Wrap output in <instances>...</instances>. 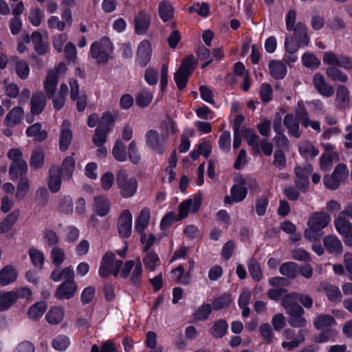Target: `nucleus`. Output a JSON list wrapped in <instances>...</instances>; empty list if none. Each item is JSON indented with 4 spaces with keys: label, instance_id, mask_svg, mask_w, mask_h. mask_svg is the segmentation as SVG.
Returning <instances> with one entry per match:
<instances>
[{
    "label": "nucleus",
    "instance_id": "obj_64",
    "mask_svg": "<svg viewBox=\"0 0 352 352\" xmlns=\"http://www.w3.org/2000/svg\"><path fill=\"white\" fill-rule=\"evenodd\" d=\"M302 61L305 66L315 69L320 65V60L313 54H305L302 57Z\"/></svg>",
    "mask_w": 352,
    "mask_h": 352
},
{
    "label": "nucleus",
    "instance_id": "obj_20",
    "mask_svg": "<svg viewBox=\"0 0 352 352\" xmlns=\"http://www.w3.org/2000/svg\"><path fill=\"white\" fill-rule=\"evenodd\" d=\"M283 123L289 135L296 138H299L301 136L298 121L294 114H287L283 119Z\"/></svg>",
    "mask_w": 352,
    "mask_h": 352
},
{
    "label": "nucleus",
    "instance_id": "obj_32",
    "mask_svg": "<svg viewBox=\"0 0 352 352\" xmlns=\"http://www.w3.org/2000/svg\"><path fill=\"white\" fill-rule=\"evenodd\" d=\"M32 41L34 45V50L38 55H44L48 50V45L43 39L41 34L34 31L31 35Z\"/></svg>",
    "mask_w": 352,
    "mask_h": 352
},
{
    "label": "nucleus",
    "instance_id": "obj_44",
    "mask_svg": "<svg viewBox=\"0 0 352 352\" xmlns=\"http://www.w3.org/2000/svg\"><path fill=\"white\" fill-rule=\"evenodd\" d=\"M113 157L119 162H125L127 158L125 144L120 140H116L112 149Z\"/></svg>",
    "mask_w": 352,
    "mask_h": 352
},
{
    "label": "nucleus",
    "instance_id": "obj_33",
    "mask_svg": "<svg viewBox=\"0 0 352 352\" xmlns=\"http://www.w3.org/2000/svg\"><path fill=\"white\" fill-rule=\"evenodd\" d=\"M58 82V73L55 71H50L48 72L45 81V89L49 98L54 95L56 87Z\"/></svg>",
    "mask_w": 352,
    "mask_h": 352
},
{
    "label": "nucleus",
    "instance_id": "obj_39",
    "mask_svg": "<svg viewBox=\"0 0 352 352\" xmlns=\"http://www.w3.org/2000/svg\"><path fill=\"white\" fill-rule=\"evenodd\" d=\"M245 138L248 144L252 147L255 153L260 154V142L261 139L256 134L254 130L248 129L245 131Z\"/></svg>",
    "mask_w": 352,
    "mask_h": 352
},
{
    "label": "nucleus",
    "instance_id": "obj_19",
    "mask_svg": "<svg viewBox=\"0 0 352 352\" xmlns=\"http://www.w3.org/2000/svg\"><path fill=\"white\" fill-rule=\"evenodd\" d=\"M60 169L58 166H52L49 170L48 187L51 192L55 193L59 191L61 186Z\"/></svg>",
    "mask_w": 352,
    "mask_h": 352
},
{
    "label": "nucleus",
    "instance_id": "obj_17",
    "mask_svg": "<svg viewBox=\"0 0 352 352\" xmlns=\"http://www.w3.org/2000/svg\"><path fill=\"white\" fill-rule=\"evenodd\" d=\"M47 103V99L42 91H37L32 94L31 98V113L33 116H37L42 113Z\"/></svg>",
    "mask_w": 352,
    "mask_h": 352
},
{
    "label": "nucleus",
    "instance_id": "obj_1",
    "mask_svg": "<svg viewBox=\"0 0 352 352\" xmlns=\"http://www.w3.org/2000/svg\"><path fill=\"white\" fill-rule=\"evenodd\" d=\"M331 221L330 216L326 212H315L309 218L307 226L304 236L309 241L318 240L321 234L320 232L326 228Z\"/></svg>",
    "mask_w": 352,
    "mask_h": 352
},
{
    "label": "nucleus",
    "instance_id": "obj_9",
    "mask_svg": "<svg viewBox=\"0 0 352 352\" xmlns=\"http://www.w3.org/2000/svg\"><path fill=\"white\" fill-rule=\"evenodd\" d=\"M118 230L123 238H128L131 234L132 214L128 210H124L118 219Z\"/></svg>",
    "mask_w": 352,
    "mask_h": 352
},
{
    "label": "nucleus",
    "instance_id": "obj_29",
    "mask_svg": "<svg viewBox=\"0 0 352 352\" xmlns=\"http://www.w3.org/2000/svg\"><path fill=\"white\" fill-rule=\"evenodd\" d=\"M41 128V123H35L28 127L25 131L26 135L28 137L33 138L36 142H43L47 138V132L45 130H42Z\"/></svg>",
    "mask_w": 352,
    "mask_h": 352
},
{
    "label": "nucleus",
    "instance_id": "obj_35",
    "mask_svg": "<svg viewBox=\"0 0 352 352\" xmlns=\"http://www.w3.org/2000/svg\"><path fill=\"white\" fill-rule=\"evenodd\" d=\"M298 150L300 155L306 159L314 158L319 154V151L309 141L301 142Z\"/></svg>",
    "mask_w": 352,
    "mask_h": 352
},
{
    "label": "nucleus",
    "instance_id": "obj_53",
    "mask_svg": "<svg viewBox=\"0 0 352 352\" xmlns=\"http://www.w3.org/2000/svg\"><path fill=\"white\" fill-rule=\"evenodd\" d=\"M52 344L54 349L63 351L69 346L70 341L67 336L59 335L53 339Z\"/></svg>",
    "mask_w": 352,
    "mask_h": 352
},
{
    "label": "nucleus",
    "instance_id": "obj_47",
    "mask_svg": "<svg viewBox=\"0 0 352 352\" xmlns=\"http://www.w3.org/2000/svg\"><path fill=\"white\" fill-rule=\"evenodd\" d=\"M158 12L160 16L164 21H167L173 17V8L171 5L166 1L160 3Z\"/></svg>",
    "mask_w": 352,
    "mask_h": 352
},
{
    "label": "nucleus",
    "instance_id": "obj_59",
    "mask_svg": "<svg viewBox=\"0 0 352 352\" xmlns=\"http://www.w3.org/2000/svg\"><path fill=\"white\" fill-rule=\"evenodd\" d=\"M153 99V95L151 92L144 90L138 94L135 98L136 104L140 107L148 106Z\"/></svg>",
    "mask_w": 352,
    "mask_h": 352
},
{
    "label": "nucleus",
    "instance_id": "obj_26",
    "mask_svg": "<svg viewBox=\"0 0 352 352\" xmlns=\"http://www.w3.org/2000/svg\"><path fill=\"white\" fill-rule=\"evenodd\" d=\"M298 292H290L281 298V305L285 313L295 310L302 306L298 303Z\"/></svg>",
    "mask_w": 352,
    "mask_h": 352
},
{
    "label": "nucleus",
    "instance_id": "obj_18",
    "mask_svg": "<svg viewBox=\"0 0 352 352\" xmlns=\"http://www.w3.org/2000/svg\"><path fill=\"white\" fill-rule=\"evenodd\" d=\"M313 82L315 88L321 95L326 97L333 96L334 89L325 81L322 75L319 73L316 74L314 76Z\"/></svg>",
    "mask_w": 352,
    "mask_h": 352
},
{
    "label": "nucleus",
    "instance_id": "obj_45",
    "mask_svg": "<svg viewBox=\"0 0 352 352\" xmlns=\"http://www.w3.org/2000/svg\"><path fill=\"white\" fill-rule=\"evenodd\" d=\"M322 288L329 300L332 302L341 301L342 294L337 286L326 284L323 285Z\"/></svg>",
    "mask_w": 352,
    "mask_h": 352
},
{
    "label": "nucleus",
    "instance_id": "obj_4",
    "mask_svg": "<svg viewBox=\"0 0 352 352\" xmlns=\"http://www.w3.org/2000/svg\"><path fill=\"white\" fill-rule=\"evenodd\" d=\"M197 64V62L193 55L187 56L183 60L174 77L179 89L182 90L186 87L188 78L195 70Z\"/></svg>",
    "mask_w": 352,
    "mask_h": 352
},
{
    "label": "nucleus",
    "instance_id": "obj_62",
    "mask_svg": "<svg viewBox=\"0 0 352 352\" xmlns=\"http://www.w3.org/2000/svg\"><path fill=\"white\" fill-rule=\"evenodd\" d=\"M43 239L45 243L49 246L56 247L59 243V239L57 234L52 229L47 228L45 230L43 233Z\"/></svg>",
    "mask_w": 352,
    "mask_h": 352
},
{
    "label": "nucleus",
    "instance_id": "obj_25",
    "mask_svg": "<svg viewBox=\"0 0 352 352\" xmlns=\"http://www.w3.org/2000/svg\"><path fill=\"white\" fill-rule=\"evenodd\" d=\"M28 171V165L24 160H18L12 162L9 168V175L11 179H15L19 177H23Z\"/></svg>",
    "mask_w": 352,
    "mask_h": 352
},
{
    "label": "nucleus",
    "instance_id": "obj_7",
    "mask_svg": "<svg viewBox=\"0 0 352 352\" xmlns=\"http://www.w3.org/2000/svg\"><path fill=\"white\" fill-rule=\"evenodd\" d=\"M244 178L239 176L235 179V184L230 190V195L224 198V202L227 204H232L234 202H241L245 199L248 194V189L244 186Z\"/></svg>",
    "mask_w": 352,
    "mask_h": 352
},
{
    "label": "nucleus",
    "instance_id": "obj_49",
    "mask_svg": "<svg viewBox=\"0 0 352 352\" xmlns=\"http://www.w3.org/2000/svg\"><path fill=\"white\" fill-rule=\"evenodd\" d=\"M296 267V263L294 262H287L280 265L279 271L283 276L294 279L297 275Z\"/></svg>",
    "mask_w": 352,
    "mask_h": 352
},
{
    "label": "nucleus",
    "instance_id": "obj_22",
    "mask_svg": "<svg viewBox=\"0 0 352 352\" xmlns=\"http://www.w3.org/2000/svg\"><path fill=\"white\" fill-rule=\"evenodd\" d=\"M334 224L337 231L342 236H349L352 234V224L344 217V213H339L334 220Z\"/></svg>",
    "mask_w": 352,
    "mask_h": 352
},
{
    "label": "nucleus",
    "instance_id": "obj_41",
    "mask_svg": "<svg viewBox=\"0 0 352 352\" xmlns=\"http://www.w3.org/2000/svg\"><path fill=\"white\" fill-rule=\"evenodd\" d=\"M336 323L335 318L328 314H320L318 316L314 321V325L317 329H322L331 327Z\"/></svg>",
    "mask_w": 352,
    "mask_h": 352
},
{
    "label": "nucleus",
    "instance_id": "obj_54",
    "mask_svg": "<svg viewBox=\"0 0 352 352\" xmlns=\"http://www.w3.org/2000/svg\"><path fill=\"white\" fill-rule=\"evenodd\" d=\"M45 155L43 151L36 149L32 151L30 164L34 168H39L44 164Z\"/></svg>",
    "mask_w": 352,
    "mask_h": 352
},
{
    "label": "nucleus",
    "instance_id": "obj_52",
    "mask_svg": "<svg viewBox=\"0 0 352 352\" xmlns=\"http://www.w3.org/2000/svg\"><path fill=\"white\" fill-rule=\"evenodd\" d=\"M15 61V68L17 75L21 79H25L29 75V66L24 60H19L18 58H14Z\"/></svg>",
    "mask_w": 352,
    "mask_h": 352
},
{
    "label": "nucleus",
    "instance_id": "obj_16",
    "mask_svg": "<svg viewBox=\"0 0 352 352\" xmlns=\"http://www.w3.org/2000/svg\"><path fill=\"white\" fill-rule=\"evenodd\" d=\"M151 45L148 40L142 41L138 47L137 59L142 67H145L151 60Z\"/></svg>",
    "mask_w": 352,
    "mask_h": 352
},
{
    "label": "nucleus",
    "instance_id": "obj_60",
    "mask_svg": "<svg viewBox=\"0 0 352 352\" xmlns=\"http://www.w3.org/2000/svg\"><path fill=\"white\" fill-rule=\"evenodd\" d=\"M109 131L100 127H97L95 135L93 137V142L96 146H102L107 141V135Z\"/></svg>",
    "mask_w": 352,
    "mask_h": 352
},
{
    "label": "nucleus",
    "instance_id": "obj_13",
    "mask_svg": "<svg viewBox=\"0 0 352 352\" xmlns=\"http://www.w3.org/2000/svg\"><path fill=\"white\" fill-rule=\"evenodd\" d=\"M150 220V210L147 208H143L135 220V230L140 234V241H145V228L148 226Z\"/></svg>",
    "mask_w": 352,
    "mask_h": 352
},
{
    "label": "nucleus",
    "instance_id": "obj_36",
    "mask_svg": "<svg viewBox=\"0 0 352 352\" xmlns=\"http://www.w3.org/2000/svg\"><path fill=\"white\" fill-rule=\"evenodd\" d=\"M64 310L59 307L51 308L45 315L46 320L51 324H57L60 323L64 318Z\"/></svg>",
    "mask_w": 352,
    "mask_h": 352
},
{
    "label": "nucleus",
    "instance_id": "obj_42",
    "mask_svg": "<svg viewBox=\"0 0 352 352\" xmlns=\"http://www.w3.org/2000/svg\"><path fill=\"white\" fill-rule=\"evenodd\" d=\"M47 305L45 302H38L31 306L28 311V317L34 320L41 318L46 311Z\"/></svg>",
    "mask_w": 352,
    "mask_h": 352
},
{
    "label": "nucleus",
    "instance_id": "obj_31",
    "mask_svg": "<svg viewBox=\"0 0 352 352\" xmlns=\"http://www.w3.org/2000/svg\"><path fill=\"white\" fill-rule=\"evenodd\" d=\"M269 69L271 76L275 79H282L287 74L285 65L279 60H272L269 63Z\"/></svg>",
    "mask_w": 352,
    "mask_h": 352
},
{
    "label": "nucleus",
    "instance_id": "obj_46",
    "mask_svg": "<svg viewBox=\"0 0 352 352\" xmlns=\"http://www.w3.org/2000/svg\"><path fill=\"white\" fill-rule=\"evenodd\" d=\"M74 160L72 157H66L62 163L60 169V175L64 179H69L73 173L74 169Z\"/></svg>",
    "mask_w": 352,
    "mask_h": 352
},
{
    "label": "nucleus",
    "instance_id": "obj_56",
    "mask_svg": "<svg viewBox=\"0 0 352 352\" xmlns=\"http://www.w3.org/2000/svg\"><path fill=\"white\" fill-rule=\"evenodd\" d=\"M29 255L34 266L40 270L42 269L44 262L43 254L36 249L30 248L29 250Z\"/></svg>",
    "mask_w": 352,
    "mask_h": 352
},
{
    "label": "nucleus",
    "instance_id": "obj_61",
    "mask_svg": "<svg viewBox=\"0 0 352 352\" xmlns=\"http://www.w3.org/2000/svg\"><path fill=\"white\" fill-rule=\"evenodd\" d=\"M212 312V306L210 304H204L200 306L194 314L195 318L197 320H206Z\"/></svg>",
    "mask_w": 352,
    "mask_h": 352
},
{
    "label": "nucleus",
    "instance_id": "obj_11",
    "mask_svg": "<svg viewBox=\"0 0 352 352\" xmlns=\"http://www.w3.org/2000/svg\"><path fill=\"white\" fill-rule=\"evenodd\" d=\"M201 203V198L197 196L192 199H186L182 201L179 206V216L177 220H182L186 218L190 210L192 212H196L199 210Z\"/></svg>",
    "mask_w": 352,
    "mask_h": 352
},
{
    "label": "nucleus",
    "instance_id": "obj_2",
    "mask_svg": "<svg viewBox=\"0 0 352 352\" xmlns=\"http://www.w3.org/2000/svg\"><path fill=\"white\" fill-rule=\"evenodd\" d=\"M113 45L109 38L104 36L100 41L94 42L91 45V56L98 64H105L113 59Z\"/></svg>",
    "mask_w": 352,
    "mask_h": 352
},
{
    "label": "nucleus",
    "instance_id": "obj_30",
    "mask_svg": "<svg viewBox=\"0 0 352 352\" xmlns=\"http://www.w3.org/2000/svg\"><path fill=\"white\" fill-rule=\"evenodd\" d=\"M24 114L23 109L20 107H15L10 110L6 116L5 122L7 126H14L19 124Z\"/></svg>",
    "mask_w": 352,
    "mask_h": 352
},
{
    "label": "nucleus",
    "instance_id": "obj_57",
    "mask_svg": "<svg viewBox=\"0 0 352 352\" xmlns=\"http://www.w3.org/2000/svg\"><path fill=\"white\" fill-rule=\"evenodd\" d=\"M248 270L252 278L259 281L262 278V272L259 263L256 259H251L248 262Z\"/></svg>",
    "mask_w": 352,
    "mask_h": 352
},
{
    "label": "nucleus",
    "instance_id": "obj_6",
    "mask_svg": "<svg viewBox=\"0 0 352 352\" xmlns=\"http://www.w3.org/2000/svg\"><path fill=\"white\" fill-rule=\"evenodd\" d=\"M349 170L344 164H339L331 175H325L323 179L324 186L330 190L337 189L342 182L348 176Z\"/></svg>",
    "mask_w": 352,
    "mask_h": 352
},
{
    "label": "nucleus",
    "instance_id": "obj_58",
    "mask_svg": "<svg viewBox=\"0 0 352 352\" xmlns=\"http://www.w3.org/2000/svg\"><path fill=\"white\" fill-rule=\"evenodd\" d=\"M231 301L230 295L224 294L214 299L212 306L214 309L220 310L228 307L231 303Z\"/></svg>",
    "mask_w": 352,
    "mask_h": 352
},
{
    "label": "nucleus",
    "instance_id": "obj_37",
    "mask_svg": "<svg viewBox=\"0 0 352 352\" xmlns=\"http://www.w3.org/2000/svg\"><path fill=\"white\" fill-rule=\"evenodd\" d=\"M294 33V39L302 45H307L309 43L307 36V29L306 25L302 22H298L293 29Z\"/></svg>",
    "mask_w": 352,
    "mask_h": 352
},
{
    "label": "nucleus",
    "instance_id": "obj_34",
    "mask_svg": "<svg viewBox=\"0 0 352 352\" xmlns=\"http://www.w3.org/2000/svg\"><path fill=\"white\" fill-rule=\"evenodd\" d=\"M94 211L100 216L104 217L110 209L108 199L103 196L95 197L94 204Z\"/></svg>",
    "mask_w": 352,
    "mask_h": 352
},
{
    "label": "nucleus",
    "instance_id": "obj_50",
    "mask_svg": "<svg viewBox=\"0 0 352 352\" xmlns=\"http://www.w3.org/2000/svg\"><path fill=\"white\" fill-rule=\"evenodd\" d=\"M326 74L333 81L337 80L341 82H346L348 80L347 75L336 67L330 66L327 67Z\"/></svg>",
    "mask_w": 352,
    "mask_h": 352
},
{
    "label": "nucleus",
    "instance_id": "obj_12",
    "mask_svg": "<svg viewBox=\"0 0 352 352\" xmlns=\"http://www.w3.org/2000/svg\"><path fill=\"white\" fill-rule=\"evenodd\" d=\"M77 285L74 280H65L56 289L55 296L59 300L69 299L74 296Z\"/></svg>",
    "mask_w": 352,
    "mask_h": 352
},
{
    "label": "nucleus",
    "instance_id": "obj_23",
    "mask_svg": "<svg viewBox=\"0 0 352 352\" xmlns=\"http://www.w3.org/2000/svg\"><path fill=\"white\" fill-rule=\"evenodd\" d=\"M150 21V16L144 11H140L135 17V32L138 34H144L149 27Z\"/></svg>",
    "mask_w": 352,
    "mask_h": 352
},
{
    "label": "nucleus",
    "instance_id": "obj_15",
    "mask_svg": "<svg viewBox=\"0 0 352 352\" xmlns=\"http://www.w3.org/2000/svg\"><path fill=\"white\" fill-rule=\"evenodd\" d=\"M305 313L302 307L287 312L286 314L289 316V324L294 328H304L307 323V320L304 318Z\"/></svg>",
    "mask_w": 352,
    "mask_h": 352
},
{
    "label": "nucleus",
    "instance_id": "obj_14",
    "mask_svg": "<svg viewBox=\"0 0 352 352\" xmlns=\"http://www.w3.org/2000/svg\"><path fill=\"white\" fill-rule=\"evenodd\" d=\"M350 95L348 88L343 85L338 86L335 98V106L339 109H345L350 105Z\"/></svg>",
    "mask_w": 352,
    "mask_h": 352
},
{
    "label": "nucleus",
    "instance_id": "obj_27",
    "mask_svg": "<svg viewBox=\"0 0 352 352\" xmlns=\"http://www.w3.org/2000/svg\"><path fill=\"white\" fill-rule=\"evenodd\" d=\"M67 125L68 122L64 121L60 134L59 148L62 151H65L69 148L73 137L72 132L67 128Z\"/></svg>",
    "mask_w": 352,
    "mask_h": 352
},
{
    "label": "nucleus",
    "instance_id": "obj_8",
    "mask_svg": "<svg viewBox=\"0 0 352 352\" xmlns=\"http://www.w3.org/2000/svg\"><path fill=\"white\" fill-rule=\"evenodd\" d=\"M146 144L153 151L158 154L164 152V142L168 139V134L160 135L158 131L154 129L148 131L145 135Z\"/></svg>",
    "mask_w": 352,
    "mask_h": 352
},
{
    "label": "nucleus",
    "instance_id": "obj_51",
    "mask_svg": "<svg viewBox=\"0 0 352 352\" xmlns=\"http://www.w3.org/2000/svg\"><path fill=\"white\" fill-rule=\"evenodd\" d=\"M146 255L143 259V263L146 269L154 271L156 266L160 264V258L156 253L152 251L146 252Z\"/></svg>",
    "mask_w": 352,
    "mask_h": 352
},
{
    "label": "nucleus",
    "instance_id": "obj_43",
    "mask_svg": "<svg viewBox=\"0 0 352 352\" xmlns=\"http://www.w3.org/2000/svg\"><path fill=\"white\" fill-rule=\"evenodd\" d=\"M30 190V181L27 177H21L17 184L15 198L22 200L25 197Z\"/></svg>",
    "mask_w": 352,
    "mask_h": 352
},
{
    "label": "nucleus",
    "instance_id": "obj_10",
    "mask_svg": "<svg viewBox=\"0 0 352 352\" xmlns=\"http://www.w3.org/2000/svg\"><path fill=\"white\" fill-rule=\"evenodd\" d=\"M313 170L311 164H307L305 167L296 166L294 169L296 179L295 184L297 188L302 191H306L309 186L308 174Z\"/></svg>",
    "mask_w": 352,
    "mask_h": 352
},
{
    "label": "nucleus",
    "instance_id": "obj_40",
    "mask_svg": "<svg viewBox=\"0 0 352 352\" xmlns=\"http://www.w3.org/2000/svg\"><path fill=\"white\" fill-rule=\"evenodd\" d=\"M307 330L301 329L298 331L295 339L289 342H283L281 346L287 351H292L296 349L300 344L305 341V336L307 333Z\"/></svg>",
    "mask_w": 352,
    "mask_h": 352
},
{
    "label": "nucleus",
    "instance_id": "obj_28",
    "mask_svg": "<svg viewBox=\"0 0 352 352\" xmlns=\"http://www.w3.org/2000/svg\"><path fill=\"white\" fill-rule=\"evenodd\" d=\"M19 217V210H14L0 222V234L8 232L16 223Z\"/></svg>",
    "mask_w": 352,
    "mask_h": 352
},
{
    "label": "nucleus",
    "instance_id": "obj_5",
    "mask_svg": "<svg viewBox=\"0 0 352 352\" xmlns=\"http://www.w3.org/2000/svg\"><path fill=\"white\" fill-rule=\"evenodd\" d=\"M122 265L123 262L121 260L115 259V254L112 252H108L102 258L99 275L102 278H106L112 273L117 277Z\"/></svg>",
    "mask_w": 352,
    "mask_h": 352
},
{
    "label": "nucleus",
    "instance_id": "obj_3",
    "mask_svg": "<svg viewBox=\"0 0 352 352\" xmlns=\"http://www.w3.org/2000/svg\"><path fill=\"white\" fill-rule=\"evenodd\" d=\"M116 184L120 195L124 198L131 197L138 188V181L134 177H129L127 171L120 169L116 174Z\"/></svg>",
    "mask_w": 352,
    "mask_h": 352
},
{
    "label": "nucleus",
    "instance_id": "obj_24",
    "mask_svg": "<svg viewBox=\"0 0 352 352\" xmlns=\"http://www.w3.org/2000/svg\"><path fill=\"white\" fill-rule=\"evenodd\" d=\"M18 273L12 265H6L0 270V285H8L17 278Z\"/></svg>",
    "mask_w": 352,
    "mask_h": 352
},
{
    "label": "nucleus",
    "instance_id": "obj_21",
    "mask_svg": "<svg viewBox=\"0 0 352 352\" xmlns=\"http://www.w3.org/2000/svg\"><path fill=\"white\" fill-rule=\"evenodd\" d=\"M323 245L330 254H340L342 252L341 241L334 235H327L323 239Z\"/></svg>",
    "mask_w": 352,
    "mask_h": 352
},
{
    "label": "nucleus",
    "instance_id": "obj_48",
    "mask_svg": "<svg viewBox=\"0 0 352 352\" xmlns=\"http://www.w3.org/2000/svg\"><path fill=\"white\" fill-rule=\"evenodd\" d=\"M12 292H0V312L10 309L15 302Z\"/></svg>",
    "mask_w": 352,
    "mask_h": 352
},
{
    "label": "nucleus",
    "instance_id": "obj_38",
    "mask_svg": "<svg viewBox=\"0 0 352 352\" xmlns=\"http://www.w3.org/2000/svg\"><path fill=\"white\" fill-rule=\"evenodd\" d=\"M228 329L227 322L220 319L213 324L210 329V333L215 338H221L226 334Z\"/></svg>",
    "mask_w": 352,
    "mask_h": 352
},
{
    "label": "nucleus",
    "instance_id": "obj_55",
    "mask_svg": "<svg viewBox=\"0 0 352 352\" xmlns=\"http://www.w3.org/2000/svg\"><path fill=\"white\" fill-rule=\"evenodd\" d=\"M52 262L56 267H59L65 259V254L63 249L56 246L54 247L50 253Z\"/></svg>",
    "mask_w": 352,
    "mask_h": 352
},
{
    "label": "nucleus",
    "instance_id": "obj_63",
    "mask_svg": "<svg viewBox=\"0 0 352 352\" xmlns=\"http://www.w3.org/2000/svg\"><path fill=\"white\" fill-rule=\"evenodd\" d=\"M259 332L267 344L273 341L274 335L271 326L268 323H264L259 327Z\"/></svg>",
    "mask_w": 352,
    "mask_h": 352
}]
</instances>
